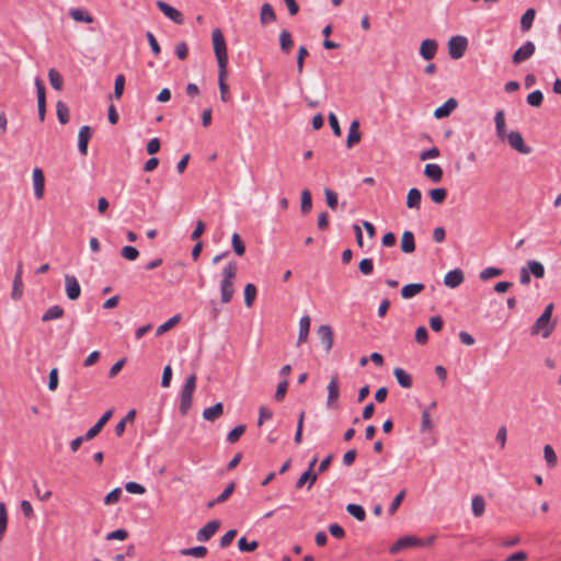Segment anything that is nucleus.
Returning <instances> with one entry per match:
<instances>
[{"mask_svg":"<svg viewBox=\"0 0 561 561\" xmlns=\"http://www.w3.org/2000/svg\"><path fill=\"white\" fill-rule=\"evenodd\" d=\"M237 273L238 263L236 261L228 262L227 265L222 268L220 282V295L222 304H228L232 300Z\"/></svg>","mask_w":561,"mask_h":561,"instance_id":"nucleus-1","label":"nucleus"},{"mask_svg":"<svg viewBox=\"0 0 561 561\" xmlns=\"http://www.w3.org/2000/svg\"><path fill=\"white\" fill-rule=\"evenodd\" d=\"M553 308V304L546 306L543 312L530 329L531 335H540L543 339H548L552 334L557 325V321L552 319Z\"/></svg>","mask_w":561,"mask_h":561,"instance_id":"nucleus-2","label":"nucleus"},{"mask_svg":"<svg viewBox=\"0 0 561 561\" xmlns=\"http://www.w3.org/2000/svg\"><path fill=\"white\" fill-rule=\"evenodd\" d=\"M436 535H430L424 538L417 536H403L399 538L391 547L390 552L392 554L399 553L402 550L414 548V547H428L434 543Z\"/></svg>","mask_w":561,"mask_h":561,"instance_id":"nucleus-3","label":"nucleus"},{"mask_svg":"<svg viewBox=\"0 0 561 561\" xmlns=\"http://www.w3.org/2000/svg\"><path fill=\"white\" fill-rule=\"evenodd\" d=\"M214 51L218 61L219 69H227L228 54L225 36L220 28H215L211 34Z\"/></svg>","mask_w":561,"mask_h":561,"instance_id":"nucleus-4","label":"nucleus"},{"mask_svg":"<svg viewBox=\"0 0 561 561\" xmlns=\"http://www.w3.org/2000/svg\"><path fill=\"white\" fill-rule=\"evenodd\" d=\"M197 377L195 374L190 375L181 391L180 412L185 415L192 407L193 393L196 388Z\"/></svg>","mask_w":561,"mask_h":561,"instance_id":"nucleus-5","label":"nucleus"},{"mask_svg":"<svg viewBox=\"0 0 561 561\" xmlns=\"http://www.w3.org/2000/svg\"><path fill=\"white\" fill-rule=\"evenodd\" d=\"M468 47V39L465 36L456 35L448 41V54L453 59L461 58Z\"/></svg>","mask_w":561,"mask_h":561,"instance_id":"nucleus-6","label":"nucleus"},{"mask_svg":"<svg viewBox=\"0 0 561 561\" xmlns=\"http://www.w3.org/2000/svg\"><path fill=\"white\" fill-rule=\"evenodd\" d=\"M327 408L334 409L337 407V401L340 398V381L337 375L331 376L330 382L327 386Z\"/></svg>","mask_w":561,"mask_h":561,"instance_id":"nucleus-7","label":"nucleus"},{"mask_svg":"<svg viewBox=\"0 0 561 561\" xmlns=\"http://www.w3.org/2000/svg\"><path fill=\"white\" fill-rule=\"evenodd\" d=\"M505 139L507 140L511 148L517 152L522 154H529L531 152V148L525 144L524 138L519 131L508 133Z\"/></svg>","mask_w":561,"mask_h":561,"instance_id":"nucleus-8","label":"nucleus"},{"mask_svg":"<svg viewBox=\"0 0 561 561\" xmlns=\"http://www.w3.org/2000/svg\"><path fill=\"white\" fill-rule=\"evenodd\" d=\"M536 50V46L533 42L528 41L523 46H520L514 54H513V64L519 65L524 62L525 60L529 59Z\"/></svg>","mask_w":561,"mask_h":561,"instance_id":"nucleus-9","label":"nucleus"},{"mask_svg":"<svg viewBox=\"0 0 561 561\" xmlns=\"http://www.w3.org/2000/svg\"><path fill=\"white\" fill-rule=\"evenodd\" d=\"M35 85L37 91L38 117L39 121L43 122L46 114V90L43 80L38 77L35 79Z\"/></svg>","mask_w":561,"mask_h":561,"instance_id":"nucleus-10","label":"nucleus"},{"mask_svg":"<svg viewBox=\"0 0 561 561\" xmlns=\"http://www.w3.org/2000/svg\"><path fill=\"white\" fill-rule=\"evenodd\" d=\"M157 7L165 16H168L174 23H176V24L184 23V16H183L182 12L179 11L178 9L171 7L170 4H168L167 2L161 1V0L157 2Z\"/></svg>","mask_w":561,"mask_h":561,"instance_id":"nucleus-11","label":"nucleus"},{"mask_svg":"<svg viewBox=\"0 0 561 561\" xmlns=\"http://www.w3.org/2000/svg\"><path fill=\"white\" fill-rule=\"evenodd\" d=\"M34 194L37 199H42L45 194V175L42 169L33 170Z\"/></svg>","mask_w":561,"mask_h":561,"instance_id":"nucleus-12","label":"nucleus"},{"mask_svg":"<svg viewBox=\"0 0 561 561\" xmlns=\"http://www.w3.org/2000/svg\"><path fill=\"white\" fill-rule=\"evenodd\" d=\"M437 49H438L437 42L432 38H426V39L422 41V43L420 45V55L425 60H432L435 57Z\"/></svg>","mask_w":561,"mask_h":561,"instance_id":"nucleus-13","label":"nucleus"},{"mask_svg":"<svg viewBox=\"0 0 561 561\" xmlns=\"http://www.w3.org/2000/svg\"><path fill=\"white\" fill-rule=\"evenodd\" d=\"M465 280L463 272L460 268H455L453 271H449L444 276V285L449 288H457L460 286Z\"/></svg>","mask_w":561,"mask_h":561,"instance_id":"nucleus-14","label":"nucleus"},{"mask_svg":"<svg viewBox=\"0 0 561 561\" xmlns=\"http://www.w3.org/2000/svg\"><path fill=\"white\" fill-rule=\"evenodd\" d=\"M66 293L70 300H76L80 297L81 288L75 276L66 275Z\"/></svg>","mask_w":561,"mask_h":561,"instance_id":"nucleus-15","label":"nucleus"},{"mask_svg":"<svg viewBox=\"0 0 561 561\" xmlns=\"http://www.w3.org/2000/svg\"><path fill=\"white\" fill-rule=\"evenodd\" d=\"M227 76L228 70L227 69H219L218 73V85L220 90V99L222 102L227 103L231 100V94L229 92V85L227 83Z\"/></svg>","mask_w":561,"mask_h":561,"instance_id":"nucleus-16","label":"nucleus"},{"mask_svg":"<svg viewBox=\"0 0 561 561\" xmlns=\"http://www.w3.org/2000/svg\"><path fill=\"white\" fill-rule=\"evenodd\" d=\"M22 274H23V263L19 262L16 273L13 279V288H12V298L18 300L23 295V283H22Z\"/></svg>","mask_w":561,"mask_h":561,"instance_id":"nucleus-17","label":"nucleus"},{"mask_svg":"<svg viewBox=\"0 0 561 561\" xmlns=\"http://www.w3.org/2000/svg\"><path fill=\"white\" fill-rule=\"evenodd\" d=\"M458 103L454 98L448 99L443 105L434 111V117L437 119L449 116L457 107Z\"/></svg>","mask_w":561,"mask_h":561,"instance_id":"nucleus-18","label":"nucleus"},{"mask_svg":"<svg viewBox=\"0 0 561 561\" xmlns=\"http://www.w3.org/2000/svg\"><path fill=\"white\" fill-rule=\"evenodd\" d=\"M318 336L324 345L325 352H330L333 345V331L329 325H321L318 329Z\"/></svg>","mask_w":561,"mask_h":561,"instance_id":"nucleus-19","label":"nucleus"},{"mask_svg":"<svg viewBox=\"0 0 561 561\" xmlns=\"http://www.w3.org/2000/svg\"><path fill=\"white\" fill-rule=\"evenodd\" d=\"M317 463V458H313L310 462V466L307 471H305L301 477L298 479L296 483V488H302L307 482L309 483V488L312 486V484L317 480V474L312 473L313 467Z\"/></svg>","mask_w":561,"mask_h":561,"instance_id":"nucleus-20","label":"nucleus"},{"mask_svg":"<svg viewBox=\"0 0 561 561\" xmlns=\"http://www.w3.org/2000/svg\"><path fill=\"white\" fill-rule=\"evenodd\" d=\"M92 136V129L89 126H83L79 131V141L78 147L81 154L85 156L88 153V144Z\"/></svg>","mask_w":561,"mask_h":561,"instance_id":"nucleus-21","label":"nucleus"},{"mask_svg":"<svg viewBox=\"0 0 561 561\" xmlns=\"http://www.w3.org/2000/svg\"><path fill=\"white\" fill-rule=\"evenodd\" d=\"M496 136L504 140L508 133H506L505 113L499 110L494 116Z\"/></svg>","mask_w":561,"mask_h":561,"instance_id":"nucleus-22","label":"nucleus"},{"mask_svg":"<svg viewBox=\"0 0 561 561\" xmlns=\"http://www.w3.org/2000/svg\"><path fill=\"white\" fill-rule=\"evenodd\" d=\"M362 134L359 131V122L357 119L353 121L350 125L346 146L352 148L356 144L360 141Z\"/></svg>","mask_w":561,"mask_h":561,"instance_id":"nucleus-23","label":"nucleus"},{"mask_svg":"<svg viewBox=\"0 0 561 561\" xmlns=\"http://www.w3.org/2000/svg\"><path fill=\"white\" fill-rule=\"evenodd\" d=\"M424 175L435 183L443 179V169L436 163H428L424 168Z\"/></svg>","mask_w":561,"mask_h":561,"instance_id":"nucleus-24","label":"nucleus"},{"mask_svg":"<svg viewBox=\"0 0 561 561\" xmlns=\"http://www.w3.org/2000/svg\"><path fill=\"white\" fill-rule=\"evenodd\" d=\"M276 21V13L271 4L264 3L261 8L260 22L262 25H267Z\"/></svg>","mask_w":561,"mask_h":561,"instance_id":"nucleus-25","label":"nucleus"},{"mask_svg":"<svg viewBox=\"0 0 561 561\" xmlns=\"http://www.w3.org/2000/svg\"><path fill=\"white\" fill-rule=\"evenodd\" d=\"M224 414V405L221 402L216 403L210 408H206L203 411V417L207 421H215Z\"/></svg>","mask_w":561,"mask_h":561,"instance_id":"nucleus-26","label":"nucleus"},{"mask_svg":"<svg viewBox=\"0 0 561 561\" xmlns=\"http://www.w3.org/2000/svg\"><path fill=\"white\" fill-rule=\"evenodd\" d=\"M421 199H422L421 191L419 188H415V187L411 188L408 192V196H407V206H408V208L420 209Z\"/></svg>","mask_w":561,"mask_h":561,"instance_id":"nucleus-27","label":"nucleus"},{"mask_svg":"<svg viewBox=\"0 0 561 561\" xmlns=\"http://www.w3.org/2000/svg\"><path fill=\"white\" fill-rule=\"evenodd\" d=\"M423 289H424V285L421 283L408 284L402 287L401 296L404 299H411L414 296L419 295L421 291H423Z\"/></svg>","mask_w":561,"mask_h":561,"instance_id":"nucleus-28","label":"nucleus"},{"mask_svg":"<svg viewBox=\"0 0 561 561\" xmlns=\"http://www.w3.org/2000/svg\"><path fill=\"white\" fill-rule=\"evenodd\" d=\"M526 270L529 271V274L534 277L541 279L545 277V266L541 262L537 260H530L526 264Z\"/></svg>","mask_w":561,"mask_h":561,"instance_id":"nucleus-29","label":"nucleus"},{"mask_svg":"<svg viewBox=\"0 0 561 561\" xmlns=\"http://www.w3.org/2000/svg\"><path fill=\"white\" fill-rule=\"evenodd\" d=\"M401 250L404 253H412L415 250L414 234L411 231H404L401 237Z\"/></svg>","mask_w":561,"mask_h":561,"instance_id":"nucleus-30","label":"nucleus"},{"mask_svg":"<svg viewBox=\"0 0 561 561\" xmlns=\"http://www.w3.org/2000/svg\"><path fill=\"white\" fill-rule=\"evenodd\" d=\"M393 375L398 381V383L405 388V389H409L412 387V378L411 376L402 368L400 367H396L393 369Z\"/></svg>","mask_w":561,"mask_h":561,"instance_id":"nucleus-31","label":"nucleus"},{"mask_svg":"<svg viewBox=\"0 0 561 561\" xmlns=\"http://www.w3.org/2000/svg\"><path fill=\"white\" fill-rule=\"evenodd\" d=\"M69 15L76 22L92 23L94 21V18L88 11H85L83 9H71L69 11Z\"/></svg>","mask_w":561,"mask_h":561,"instance_id":"nucleus-32","label":"nucleus"},{"mask_svg":"<svg viewBox=\"0 0 561 561\" xmlns=\"http://www.w3.org/2000/svg\"><path fill=\"white\" fill-rule=\"evenodd\" d=\"M234 489H236V483L234 482H230L226 486L224 492L218 497H216L215 500L208 502L207 506L208 507H213L216 504H221V503L226 502L231 496V494L233 493Z\"/></svg>","mask_w":561,"mask_h":561,"instance_id":"nucleus-33","label":"nucleus"},{"mask_svg":"<svg viewBox=\"0 0 561 561\" xmlns=\"http://www.w3.org/2000/svg\"><path fill=\"white\" fill-rule=\"evenodd\" d=\"M64 308L56 305L47 309V311L43 314L42 321L48 322L55 319H60L64 316Z\"/></svg>","mask_w":561,"mask_h":561,"instance_id":"nucleus-34","label":"nucleus"},{"mask_svg":"<svg viewBox=\"0 0 561 561\" xmlns=\"http://www.w3.org/2000/svg\"><path fill=\"white\" fill-rule=\"evenodd\" d=\"M48 79H49V83L50 85L57 90V91H61L62 88H64V79L61 77V75L54 68L49 69L48 71Z\"/></svg>","mask_w":561,"mask_h":561,"instance_id":"nucleus-35","label":"nucleus"},{"mask_svg":"<svg viewBox=\"0 0 561 561\" xmlns=\"http://www.w3.org/2000/svg\"><path fill=\"white\" fill-rule=\"evenodd\" d=\"M310 330V318L304 316L299 321V335L298 343H302L307 340Z\"/></svg>","mask_w":561,"mask_h":561,"instance_id":"nucleus-36","label":"nucleus"},{"mask_svg":"<svg viewBox=\"0 0 561 561\" xmlns=\"http://www.w3.org/2000/svg\"><path fill=\"white\" fill-rule=\"evenodd\" d=\"M182 556L204 558L207 554V548L204 546H197L193 548H184L180 550Z\"/></svg>","mask_w":561,"mask_h":561,"instance_id":"nucleus-37","label":"nucleus"},{"mask_svg":"<svg viewBox=\"0 0 561 561\" xmlns=\"http://www.w3.org/2000/svg\"><path fill=\"white\" fill-rule=\"evenodd\" d=\"M231 245H232V249L234 251V253L238 255V256H242L244 255L245 253V244L244 242L242 241L241 237L239 233L234 232L232 234V238H231Z\"/></svg>","mask_w":561,"mask_h":561,"instance_id":"nucleus-38","label":"nucleus"},{"mask_svg":"<svg viewBox=\"0 0 561 561\" xmlns=\"http://www.w3.org/2000/svg\"><path fill=\"white\" fill-rule=\"evenodd\" d=\"M535 15L536 11L534 9L526 10V12L523 14L520 19V27L523 31H528L531 27L535 20Z\"/></svg>","mask_w":561,"mask_h":561,"instance_id":"nucleus-39","label":"nucleus"},{"mask_svg":"<svg viewBox=\"0 0 561 561\" xmlns=\"http://www.w3.org/2000/svg\"><path fill=\"white\" fill-rule=\"evenodd\" d=\"M471 507H472V513L476 516H481L484 513V508H485L484 499L481 495H474L472 497Z\"/></svg>","mask_w":561,"mask_h":561,"instance_id":"nucleus-40","label":"nucleus"},{"mask_svg":"<svg viewBox=\"0 0 561 561\" xmlns=\"http://www.w3.org/2000/svg\"><path fill=\"white\" fill-rule=\"evenodd\" d=\"M256 287L254 284H247L244 287V302L247 307H251L256 298Z\"/></svg>","mask_w":561,"mask_h":561,"instance_id":"nucleus-41","label":"nucleus"},{"mask_svg":"<svg viewBox=\"0 0 561 561\" xmlns=\"http://www.w3.org/2000/svg\"><path fill=\"white\" fill-rule=\"evenodd\" d=\"M346 511L354 516L358 522H363L365 519L366 513L363 506L358 504H348L346 506Z\"/></svg>","mask_w":561,"mask_h":561,"instance_id":"nucleus-42","label":"nucleus"},{"mask_svg":"<svg viewBox=\"0 0 561 561\" xmlns=\"http://www.w3.org/2000/svg\"><path fill=\"white\" fill-rule=\"evenodd\" d=\"M56 112L61 124H67L69 122V108L64 102L59 101L57 103Z\"/></svg>","mask_w":561,"mask_h":561,"instance_id":"nucleus-43","label":"nucleus"},{"mask_svg":"<svg viewBox=\"0 0 561 561\" xmlns=\"http://www.w3.org/2000/svg\"><path fill=\"white\" fill-rule=\"evenodd\" d=\"M543 458H545L548 467H550V468L556 467V465H557V455H556L552 446L546 445L543 447Z\"/></svg>","mask_w":561,"mask_h":561,"instance_id":"nucleus-44","label":"nucleus"},{"mask_svg":"<svg viewBox=\"0 0 561 561\" xmlns=\"http://www.w3.org/2000/svg\"><path fill=\"white\" fill-rule=\"evenodd\" d=\"M312 208V197L309 190H304L301 192V211L302 214H308Z\"/></svg>","mask_w":561,"mask_h":561,"instance_id":"nucleus-45","label":"nucleus"},{"mask_svg":"<svg viewBox=\"0 0 561 561\" xmlns=\"http://www.w3.org/2000/svg\"><path fill=\"white\" fill-rule=\"evenodd\" d=\"M431 199L436 204H442L447 197V191L443 187L433 188L428 192Z\"/></svg>","mask_w":561,"mask_h":561,"instance_id":"nucleus-46","label":"nucleus"},{"mask_svg":"<svg viewBox=\"0 0 561 561\" xmlns=\"http://www.w3.org/2000/svg\"><path fill=\"white\" fill-rule=\"evenodd\" d=\"M244 432H245V425H238L228 433L227 440L230 444H234L240 439V437L244 434Z\"/></svg>","mask_w":561,"mask_h":561,"instance_id":"nucleus-47","label":"nucleus"},{"mask_svg":"<svg viewBox=\"0 0 561 561\" xmlns=\"http://www.w3.org/2000/svg\"><path fill=\"white\" fill-rule=\"evenodd\" d=\"M543 101V94L540 90L533 91L527 95V103L530 106L538 107L542 104Z\"/></svg>","mask_w":561,"mask_h":561,"instance_id":"nucleus-48","label":"nucleus"},{"mask_svg":"<svg viewBox=\"0 0 561 561\" xmlns=\"http://www.w3.org/2000/svg\"><path fill=\"white\" fill-rule=\"evenodd\" d=\"M503 274V271L497 267H486L480 273V279L488 280L493 277L501 276Z\"/></svg>","mask_w":561,"mask_h":561,"instance_id":"nucleus-49","label":"nucleus"},{"mask_svg":"<svg viewBox=\"0 0 561 561\" xmlns=\"http://www.w3.org/2000/svg\"><path fill=\"white\" fill-rule=\"evenodd\" d=\"M179 321H180V316H174V317L170 318L167 322H164L157 329V335H161V334L165 333L167 331L171 330L173 327H175L179 323Z\"/></svg>","mask_w":561,"mask_h":561,"instance_id":"nucleus-50","label":"nucleus"},{"mask_svg":"<svg viewBox=\"0 0 561 561\" xmlns=\"http://www.w3.org/2000/svg\"><path fill=\"white\" fill-rule=\"evenodd\" d=\"M124 88H125V77H124V75H118L115 78V83H114V98L115 99L122 98Z\"/></svg>","mask_w":561,"mask_h":561,"instance_id":"nucleus-51","label":"nucleus"},{"mask_svg":"<svg viewBox=\"0 0 561 561\" xmlns=\"http://www.w3.org/2000/svg\"><path fill=\"white\" fill-rule=\"evenodd\" d=\"M122 256L128 261H135L139 256V252L135 247L126 245L122 249Z\"/></svg>","mask_w":561,"mask_h":561,"instance_id":"nucleus-52","label":"nucleus"},{"mask_svg":"<svg viewBox=\"0 0 561 561\" xmlns=\"http://www.w3.org/2000/svg\"><path fill=\"white\" fill-rule=\"evenodd\" d=\"M433 428V421L428 410L423 411L422 413V422H421V432H430Z\"/></svg>","mask_w":561,"mask_h":561,"instance_id":"nucleus-53","label":"nucleus"},{"mask_svg":"<svg viewBox=\"0 0 561 561\" xmlns=\"http://www.w3.org/2000/svg\"><path fill=\"white\" fill-rule=\"evenodd\" d=\"M238 547L241 551L250 552L256 549L257 541L253 540L249 542L245 537H241L238 541Z\"/></svg>","mask_w":561,"mask_h":561,"instance_id":"nucleus-54","label":"nucleus"},{"mask_svg":"<svg viewBox=\"0 0 561 561\" xmlns=\"http://www.w3.org/2000/svg\"><path fill=\"white\" fill-rule=\"evenodd\" d=\"M358 268L362 274L370 275L374 271L373 260L371 259H363L358 264Z\"/></svg>","mask_w":561,"mask_h":561,"instance_id":"nucleus-55","label":"nucleus"},{"mask_svg":"<svg viewBox=\"0 0 561 561\" xmlns=\"http://www.w3.org/2000/svg\"><path fill=\"white\" fill-rule=\"evenodd\" d=\"M324 195L328 206L334 210L337 207V195L330 188H324Z\"/></svg>","mask_w":561,"mask_h":561,"instance_id":"nucleus-56","label":"nucleus"},{"mask_svg":"<svg viewBox=\"0 0 561 561\" xmlns=\"http://www.w3.org/2000/svg\"><path fill=\"white\" fill-rule=\"evenodd\" d=\"M217 529L218 528H201L197 533L196 539L198 541H207L215 535Z\"/></svg>","mask_w":561,"mask_h":561,"instance_id":"nucleus-57","label":"nucleus"},{"mask_svg":"<svg viewBox=\"0 0 561 561\" xmlns=\"http://www.w3.org/2000/svg\"><path fill=\"white\" fill-rule=\"evenodd\" d=\"M121 495H122V490H121L119 488H116V489H114L113 491H111V492L105 496L104 503H105L106 505L115 504L116 502H118V501H119Z\"/></svg>","mask_w":561,"mask_h":561,"instance_id":"nucleus-58","label":"nucleus"},{"mask_svg":"<svg viewBox=\"0 0 561 561\" xmlns=\"http://www.w3.org/2000/svg\"><path fill=\"white\" fill-rule=\"evenodd\" d=\"M428 340V333L425 327H419L415 331V341L419 344H426Z\"/></svg>","mask_w":561,"mask_h":561,"instance_id":"nucleus-59","label":"nucleus"},{"mask_svg":"<svg viewBox=\"0 0 561 561\" xmlns=\"http://www.w3.org/2000/svg\"><path fill=\"white\" fill-rule=\"evenodd\" d=\"M237 536V530L234 528H231L229 531H227L220 539V546L222 548H226L228 547L232 541L233 539L236 538Z\"/></svg>","mask_w":561,"mask_h":561,"instance_id":"nucleus-60","label":"nucleus"},{"mask_svg":"<svg viewBox=\"0 0 561 561\" xmlns=\"http://www.w3.org/2000/svg\"><path fill=\"white\" fill-rule=\"evenodd\" d=\"M125 489L131 494H144L146 492V489L137 482H127Z\"/></svg>","mask_w":561,"mask_h":561,"instance_id":"nucleus-61","label":"nucleus"},{"mask_svg":"<svg viewBox=\"0 0 561 561\" xmlns=\"http://www.w3.org/2000/svg\"><path fill=\"white\" fill-rule=\"evenodd\" d=\"M128 537V533L124 528H117L115 531L110 533L106 536L107 540H125Z\"/></svg>","mask_w":561,"mask_h":561,"instance_id":"nucleus-62","label":"nucleus"},{"mask_svg":"<svg viewBox=\"0 0 561 561\" xmlns=\"http://www.w3.org/2000/svg\"><path fill=\"white\" fill-rule=\"evenodd\" d=\"M522 541V538L519 536H513L507 539H500L499 546L503 548H511L514 546H517Z\"/></svg>","mask_w":561,"mask_h":561,"instance_id":"nucleus-63","label":"nucleus"},{"mask_svg":"<svg viewBox=\"0 0 561 561\" xmlns=\"http://www.w3.org/2000/svg\"><path fill=\"white\" fill-rule=\"evenodd\" d=\"M175 54L179 59L184 60L188 56V47L185 42H181L175 47Z\"/></svg>","mask_w":561,"mask_h":561,"instance_id":"nucleus-64","label":"nucleus"}]
</instances>
